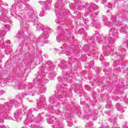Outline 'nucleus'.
<instances>
[{
    "mask_svg": "<svg viewBox=\"0 0 128 128\" xmlns=\"http://www.w3.org/2000/svg\"><path fill=\"white\" fill-rule=\"evenodd\" d=\"M44 30V32L40 36L42 42H44V40H48V33L50 32V29L48 27H46V30Z\"/></svg>",
    "mask_w": 128,
    "mask_h": 128,
    "instance_id": "f257e3e1",
    "label": "nucleus"
},
{
    "mask_svg": "<svg viewBox=\"0 0 128 128\" xmlns=\"http://www.w3.org/2000/svg\"><path fill=\"white\" fill-rule=\"evenodd\" d=\"M4 116H6V108L2 109L0 110V122H4L2 120V117Z\"/></svg>",
    "mask_w": 128,
    "mask_h": 128,
    "instance_id": "f03ea898",
    "label": "nucleus"
},
{
    "mask_svg": "<svg viewBox=\"0 0 128 128\" xmlns=\"http://www.w3.org/2000/svg\"><path fill=\"white\" fill-rule=\"evenodd\" d=\"M110 34H112V36L115 38H118V32L114 28H112L110 30Z\"/></svg>",
    "mask_w": 128,
    "mask_h": 128,
    "instance_id": "7ed1b4c3",
    "label": "nucleus"
},
{
    "mask_svg": "<svg viewBox=\"0 0 128 128\" xmlns=\"http://www.w3.org/2000/svg\"><path fill=\"white\" fill-rule=\"evenodd\" d=\"M103 42L104 46V44H106V42H110V44H114V38H110L109 40H108V42H106V40H104V41L102 40V42Z\"/></svg>",
    "mask_w": 128,
    "mask_h": 128,
    "instance_id": "20e7f679",
    "label": "nucleus"
},
{
    "mask_svg": "<svg viewBox=\"0 0 128 128\" xmlns=\"http://www.w3.org/2000/svg\"><path fill=\"white\" fill-rule=\"evenodd\" d=\"M116 108H118V110L121 112H124V110H122V108H120V103H118L116 105Z\"/></svg>",
    "mask_w": 128,
    "mask_h": 128,
    "instance_id": "39448f33",
    "label": "nucleus"
},
{
    "mask_svg": "<svg viewBox=\"0 0 128 128\" xmlns=\"http://www.w3.org/2000/svg\"><path fill=\"white\" fill-rule=\"evenodd\" d=\"M106 108H108V110H112V106L110 104H108L106 105Z\"/></svg>",
    "mask_w": 128,
    "mask_h": 128,
    "instance_id": "423d86ee",
    "label": "nucleus"
},
{
    "mask_svg": "<svg viewBox=\"0 0 128 128\" xmlns=\"http://www.w3.org/2000/svg\"><path fill=\"white\" fill-rule=\"evenodd\" d=\"M96 21L94 20V19H93L92 20V26H96Z\"/></svg>",
    "mask_w": 128,
    "mask_h": 128,
    "instance_id": "0eeeda50",
    "label": "nucleus"
},
{
    "mask_svg": "<svg viewBox=\"0 0 128 128\" xmlns=\"http://www.w3.org/2000/svg\"><path fill=\"white\" fill-rule=\"evenodd\" d=\"M40 16H44V10H42Z\"/></svg>",
    "mask_w": 128,
    "mask_h": 128,
    "instance_id": "6e6552de",
    "label": "nucleus"
},
{
    "mask_svg": "<svg viewBox=\"0 0 128 128\" xmlns=\"http://www.w3.org/2000/svg\"><path fill=\"white\" fill-rule=\"evenodd\" d=\"M5 28L7 32H8V30H10V25H6V26H5Z\"/></svg>",
    "mask_w": 128,
    "mask_h": 128,
    "instance_id": "1a4fd4ad",
    "label": "nucleus"
},
{
    "mask_svg": "<svg viewBox=\"0 0 128 128\" xmlns=\"http://www.w3.org/2000/svg\"><path fill=\"white\" fill-rule=\"evenodd\" d=\"M36 30L38 32H40V30H42V26H38L36 27Z\"/></svg>",
    "mask_w": 128,
    "mask_h": 128,
    "instance_id": "9d476101",
    "label": "nucleus"
},
{
    "mask_svg": "<svg viewBox=\"0 0 128 128\" xmlns=\"http://www.w3.org/2000/svg\"><path fill=\"white\" fill-rule=\"evenodd\" d=\"M22 31H20V32H18L17 34V36H16V38H20V36H22Z\"/></svg>",
    "mask_w": 128,
    "mask_h": 128,
    "instance_id": "9b49d317",
    "label": "nucleus"
},
{
    "mask_svg": "<svg viewBox=\"0 0 128 128\" xmlns=\"http://www.w3.org/2000/svg\"><path fill=\"white\" fill-rule=\"evenodd\" d=\"M107 20H108V18H106V16H102V21L103 22H107Z\"/></svg>",
    "mask_w": 128,
    "mask_h": 128,
    "instance_id": "f8f14e48",
    "label": "nucleus"
},
{
    "mask_svg": "<svg viewBox=\"0 0 128 128\" xmlns=\"http://www.w3.org/2000/svg\"><path fill=\"white\" fill-rule=\"evenodd\" d=\"M123 128H128V122H126L125 123H124V124L123 125Z\"/></svg>",
    "mask_w": 128,
    "mask_h": 128,
    "instance_id": "ddd939ff",
    "label": "nucleus"
},
{
    "mask_svg": "<svg viewBox=\"0 0 128 128\" xmlns=\"http://www.w3.org/2000/svg\"><path fill=\"white\" fill-rule=\"evenodd\" d=\"M6 34V32L4 30H3L2 32H1V34L2 36H4V34Z\"/></svg>",
    "mask_w": 128,
    "mask_h": 128,
    "instance_id": "4468645a",
    "label": "nucleus"
},
{
    "mask_svg": "<svg viewBox=\"0 0 128 128\" xmlns=\"http://www.w3.org/2000/svg\"><path fill=\"white\" fill-rule=\"evenodd\" d=\"M110 24H112V22H106L105 23V26H110Z\"/></svg>",
    "mask_w": 128,
    "mask_h": 128,
    "instance_id": "2eb2a0df",
    "label": "nucleus"
},
{
    "mask_svg": "<svg viewBox=\"0 0 128 128\" xmlns=\"http://www.w3.org/2000/svg\"><path fill=\"white\" fill-rule=\"evenodd\" d=\"M94 62L91 61L90 62V66H94Z\"/></svg>",
    "mask_w": 128,
    "mask_h": 128,
    "instance_id": "dca6fc26",
    "label": "nucleus"
},
{
    "mask_svg": "<svg viewBox=\"0 0 128 128\" xmlns=\"http://www.w3.org/2000/svg\"><path fill=\"white\" fill-rule=\"evenodd\" d=\"M46 1L48 2V4H52V0H46Z\"/></svg>",
    "mask_w": 128,
    "mask_h": 128,
    "instance_id": "f3484780",
    "label": "nucleus"
},
{
    "mask_svg": "<svg viewBox=\"0 0 128 128\" xmlns=\"http://www.w3.org/2000/svg\"><path fill=\"white\" fill-rule=\"evenodd\" d=\"M92 6H95L96 7V9H95V10H98V6H96V4H92Z\"/></svg>",
    "mask_w": 128,
    "mask_h": 128,
    "instance_id": "a211bd4d",
    "label": "nucleus"
},
{
    "mask_svg": "<svg viewBox=\"0 0 128 128\" xmlns=\"http://www.w3.org/2000/svg\"><path fill=\"white\" fill-rule=\"evenodd\" d=\"M102 4H104V2H106V0H102Z\"/></svg>",
    "mask_w": 128,
    "mask_h": 128,
    "instance_id": "6ab92c4d",
    "label": "nucleus"
},
{
    "mask_svg": "<svg viewBox=\"0 0 128 128\" xmlns=\"http://www.w3.org/2000/svg\"><path fill=\"white\" fill-rule=\"evenodd\" d=\"M66 54L67 56H70V53H69V54H68V52H66Z\"/></svg>",
    "mask_w": 128,
    "mask_h": 128,
    "instance_id": "aec40b11",
    "label": "nucleus"
},
{
    "mask_svg": "<svg viewBox=\"0 0 128 128\" xmlns=\"http://www.w3.org/2000/svg\"><path fill=\"white\" fill-rule=\"evenodd\" d=\"M14 118L16 120L18 121V116H14Z\"/></svg>",
    "mask_w": 128,
    "mask_h": 128,
    "instance_id": "412c9836",
    "label": "nucleus"
},
{
    "mask_svg": "<svg viewBox=\"0 0 128 128\" xmlns=\"http://www.w3.org/2000/svg\"><path fill=\"white\" fill-rule=\"evenodd\" d=\"M107 12H110V10H107Z\"/></svg>",
    "mask_w": 128,
    "mask_h": 128,
    "instance_id": "4be33fe9",
    "label": "nucleus"
},
{
    "mask_svg": "<svg viewBox=\"0 0 128 128\" xmlns=\"http://www.w3.org/2000/svg\"><path fill=\"white\" fill-rule=\"evenodd\" d=\"M55 22H56L58 23V20H55Z\"/></svg>",
    "mask_w": 128,
    "mask_h": 128,
    "instance_id": "5701e85b",
    "label": "nucleus"
},
{
    "mask_svg": "<svg viewBox=\"0 0 128 128\" xmlns=\"http://www.w3.org/2000/svg\"><path fill=\"white\" fill-rule=\"evenodd\" d=\"M112 112V110H108L106 112Z\"/></svg>",
    "mask_w": 128,
    "mask_h": 128,
    "instance_id": "b1692460",
    "label": "nucleus"
},
{
    "mask_svg": "<svg viewBox=\"0 0 128 128\" xmlns=\"http://www.w3.org/2000/svg\"><path fill=\"white\" fill-rule=\"evenodd\" d=\"M68 126H70V125H68Z\"/></svg>",
    "mask_w": 128,
    "mask_h": 128,
    "instance_id": "393cba45",
    "label": "nucleus"
},
{
    "mask_svg": "<svg viewBox=\"0 0 128 128\" xmlns=\"http://www.w3.org/2000/svg\"><path fill=\"white\" fill-rule=\"evenodd\" d=\"M58 98H60V97H58Z\"/></svg>",
    "mask_w": 128,
    "mask_h": 128,
    "instance_id": "a878e982",
    "label": "nucleus"
},
{
    "mask_svg": "<svg viewBox=\"0 0 128 128\" xmlns=\"http://www.w3.org/2000/svg\"><path fill=\"white\" fill-rule=\"evenodd\" d=\"M6 44H8V43L6 42Z\"/></svg>",
    "mask_w": 128,
    "mask_h": 128,
    "instance_id": "bb28decb",
    "label": "nucleus"
},
{
    "mask_svg": "<svg viewBox=\"0 0 128 128\" xmlns=\"http://www.w3.org/2000/svg\"><path fill=\"white\" fill-rule=\"evenodd\" d=\"M40 100H42V98H40Z\"/></svg>",
    "mask_w": 128,
    "mask_h": 128,
    "instance_id": "cd10ccee",
    "label": "nucleus"
},
{
    "mask_svg": "<svg viewBox=\"0 0 128 128\" xmlns=\"http://www.w3.org/2000/svg\"><path fill=\"white\" fill-rule=\"evenodd\" d=\"M64 46H66V44H64Z\"/></svg>",
    "mask_w": 128,
    "mask_h": 128,
    "instance_id": "c85d7f7f",
    "label": "nucleus"
},
{
    "mask_svg": "<svg viewBox=\"0 0 128 128\" xmlns=\"http://www.w3.org/2000/svg\"><path fill=\"white\" fill-rule=\"evenodd\" d=\"M57 41H58V42H59L58 40H57Z\"/></svg>",
    "mask_w": 128,
    "mask_h": 128,
    "instance_id": "c756f323",
    "label": "nucleus"
}]
</instances>
